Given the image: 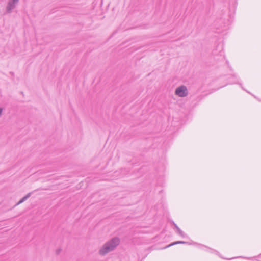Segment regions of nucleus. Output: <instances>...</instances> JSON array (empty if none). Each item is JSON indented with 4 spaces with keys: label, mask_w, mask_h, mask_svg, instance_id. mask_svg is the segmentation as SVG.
<instances>
[{
    "label": "nucleus",
    "mask_w": 261,
    "mask_h": 261,
    "mask_svg": "<svg viewBox=\"0 0 261 261\" xmlns=\"http://www.w3.org/2000/svg\"><path fill=\"white\" fill-rule=\"evenodd\" d=\"M120 239L118 237H114L107 242L99 251L101 255H105L108 253L114 250L120 243Z\"/></svg>",
    "instance_id": "f257e3e1"
},
{
    "label": "nucleus",
    "mask_w": 261,
    "mask_h": 261,
    "mask_svg": "<svg viewBox=\"0 0 261 261\" xmlns=\"http://www.w3.org/2000/svg\"><path fill=\"white\" fill-rule=\"evenodd\" d=\"M175 94L181 97L187 96L188 92L186 86L182 85L177 87L175 90Z\"/></svg>",
    "instance_id": "f03ea898"
},
{
    "label": "nucleus",
    "mask_w": 261,
    "mask_h": 261,
    "mask_svg": "<svg viewBox=\"0 0 261 261\" xmlns=\"http://www.w3.org/2000/svg\"><path fill=\"white\" fill-rule=\"evenodd\" d=\"M32 192L28 193L25 196L22 198L19 202L15 205V206L18 205L23 202H24L27 199H28L31 195Z\"/></svg>",
    "instance_id": "7ed1b4c3"
},
{
    "label": "nucleus",
    "mask_w": 261,
    "mask_h": 261,
    "mask_svg": "<svg viewBox=\"0 0 261 261\" xmlns=\"http://www.w3.org/2000/svg\"><path fill=\"white\" fill-rule=\"evenodd\" d=\"M173 225L175 228L176 229L177 232L181 237H184L185 236V233L182 232V230L177 226V225L173 222Z\"/></svg>",
    "instance_id": "20e7f679"
},
{
    "label": "nucleus",
    "mask_w": 261,
    "mask_h": 261,
    "mask_svg": "<svg viewBox=\"0 0 261 261\" xmlns=\"http://www.w3.org/2000/svg\"><path fill=\"white\" fill-rule=\"evenodd\" d=\"M187 243H188V242H185V241H176V242H173V243H171V244H169V245H168V246L166 247V248H167V247H169L171 246H173V245H176V244H187Z\"/></svg>",
    "instance_id": "39448f33"
},
{
    "label": "nucleus",
    "mask_w": 261,
    "mask_h": 261,
    "mask_svg": "<svg viewBox=\"0 0 261 261\" xmlns=\"http://www.w3.org/2000/svg\"><path fill=\"white\" fill-rule=\"evenodd\" d=\"M61 250L60 249H58V250L56 251V253H57V254H59V253H60V251H61Z\"/></svg>",
    "instance_id": "423d86ee"
},
{
    "label": "nucleus",
    "mask_w": 261,
    "mask_h": 261,
    "mask_svg": "<svg viewBox=\"0 0 261 261\" xmlns=\"http://www.w3.org/2000/svg\"><path fill=\"white\" fill-rule=\"evenodd\" d=\"M3 110V109L2 108H0V116L2 115Z\"/></svg>",
    "instance_id": "0eeeda50"
},
{
    "label": "nucleus",
    "mask_w": 261,
    "mask_h": 261,
    "mask_svg": "<svg viewBox=\"0 0 261 261\" xmlns=\"http://www.w3.org/2000/svg\"><path fill=\"white\" fill-rule=\"evenodd\" d=\"M10 73L11 74V75H13L14 74L13 72H10Z\"/></svg>",
    "instance_id": "6e6552de"
}]
</instances>
